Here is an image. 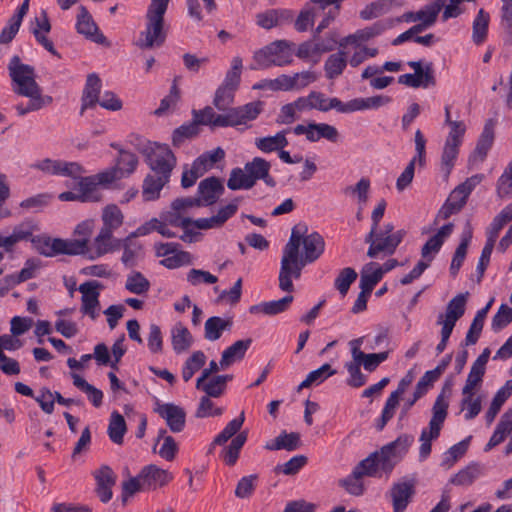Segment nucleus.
I'll use <instances>...</instances> for the list:
<instances>
[{"mask_svg":"<svg viewBox=\"0 0 512 512\" xmlns=\"http://www.w3.org/2000/svg\"><path fill=\"white\" fill-rule=\"evenodd\" d=\"M415 494V480L394 483L390 490L394 512H404Z\"/></svg>","mask_w":512,"mask_h":512,"instance_id":"14","label":"nucleus"},{"mask_svg":"<svg viewBox=\"0 0 512 512\" xmlns=\"http://www.w3.org/2000/svg\"><path fill=\"white\" fill-rule=\"evenodd\" d=\"M360 366L361 363L357 361V358H352V361L345 364V368L349 373L347 384L351 387L359 388L367 381L366 376L361 372Z\"/></svg>","mask_w":512,"mask_h":512,"instance_id":"62","label":"nucleus"},{"mask_svg":"<svg viewBox=\"0 0 512 512\" xmlns=\"http://www.w3.org/2000/svg\"><path fill=\"white\" fill-rule=\"evenodd\" d=\"M36 27L33 28L32 33L38 43H40L47 51L53 55H57L53 42L49 40L44 33H49L51 30L50 21L46 11L42 10L39 17L35 18Z\"/></svg>","mask_w":512,"mask_h":512,"instance_id":"30","label":"nucleus"},{"mask_svg":"<svg viewBox=\"0 0 512 512\" xmlns=\"http://www.w3.org/2000/svg\"><path fill=\"white\" fill-rule=\"evenodd\" d=\"M33 228L34 226L29 223ZM34 230L32 231V233ZM25 241H30L34 244L35 249L45 257H54L60 254V238L51 239L49 237H34L33 234L29 239Z\"/></svg>","mask_w":512,"mask_h":512,"instance_id":"38","label":"nucleus"},{"mask_svg":"<svg viewBox=\"0 0 512 512\" xmlns=\"http://www.w3.org/2000/svg\"><path fill=\"white\" fill-rule=\"evenodd\" d=\"M126 431L127 427L124 417L117 411L112 412L108 425L110 440L117 445H121Z\"/></svg>","mask_w":512,"mask_h":512,"instance_id":"45","label":"nucleus"},{"mask_svg":"<svg viewBox=\"0 0 512 512\" xmlns=\"http://www.w3.org/2000/svg\"><path fill=\"white\" fill-rule=\"evenodd\" d=\"M170 333L172 348L177 354L187 351L194 342L191 332L181 322L176 323Z\"/></svg>","mask_w":512,"mask_h":512,"instance_id":"27","label":"nucleus"},{"mask_svg":"<svg viewBox=\"0 0 512 512\" xmlns=\"http://www.w3.org/2000/svg\"><path fill=\"white\" fill-rule=\"evenodd\" d=\"M77 32L84 35L87 39L102 45L109 46L107 38L99 32L96 23L85 6L79 7V14L76 22Z\"/></svg>","mask_w":512,"mask_h":512,"instance_id":"13","label":"nucleus"},{"mask_svg":"<svg viewBox=\"0 0 512 512\" xmlns=\"http://www.w3.org/2000/svg\"><path fill=\"white\" fill-rule=\"evenodd\" d=\"M146 163L151 172L143 181L142 196L145 201H154L170 181L176 157L169 146L155 143L146 150Z\"/></svg>","mask_w":512,"mask_h":512,"instance_id":"2","label":"nucleus"},{"mask_svg":"<svg viewBox=\"0 0 512 512\" xmlns=\"http://www.w3.org/2000/svg\"><path fill=\"white\" fill-rule=\"evenodd\" d=\"M482 474L478 463H472L455 474L450 482L457 486H469Z\"/></svg>","mask_w":512,"mask_h":512,"instance_id":"46","label":"nucleus"},{"mask_svg":"<svg viewBox=\"0 0 512 512\" xmlns=\"http://www.w3.org/2000/svg\"><path fill=\"white\" fill-rule=\"evenodd\" d=\"M200 132L197 123L193 120L190 123L183 124L174 130L172 143L174 146H181L186 140L196 137Z\"/></svg>","mask_w":512,"mask_h":512,"instance_id":"57","label":"nucleus"},{"mask_svg":"<svg viewBox=\"0 0 512 512\" xmlns=\"http://www.w3.org/2000/svg\"><path fill=\"white\" fill-rule=\"evenodd\" d=\"M101 230L114 233L124 223V214L116 204L106 205L101 213Z\"/></svg>","mask_w":512,"mask_h":512,"instance_id":"29","label":"nucleus"},{"mask_svg":"<svg viewBox=\"0 0 512 512\" xmlns=\"http://www.w3.org/2000/svg\"><path fill=\"white\" fill-rule=\"evenodd\" d=\"M246 441L247 432H240L232 439L231 443L223 449L222 458L228 466H233L237 462L240 450Z\"/></svg>","mask_w":512,"mask_h":512,"instance_id":"44","label":"nucleus"},{"mask_svg":"<svg viewBox=\"0 0 512 512\" xmlns=\"http://www.w3.org/2000/svg\"><path fill=\"white\" fill-rule=\"evenodd\" d=\"M101 89V80L95 73L89 74L86 80L85 88L82 95L81 113L85 109L94 107L99 101Z\"/></svg>","mask_w":512,"mask_h":512,"instance_id":"28","label":"nucleus"},{"mask_svg":"<svg viewBox=\"0 0 512 512\" xmlns=\"http://www.w3.org/2000/svg\"><path fill=\"white\" fill-rule=\"evenodd\" d=\"M347 54V51L339 50L327 58L324 64V71L328 79H335L343 73L348 63Z\"/></svg>","mask_w":512,"mask_h":512,"instance_id":"35","label":"nucleus"},{"mask_svg":"<svg viewBox=\"0 0 512 512\" xmlns=\"http://www.w3.org/2000/svg\"><path fill=\"white\" fill-rule=\"evenodd\" d=\"M288 145L286 131H280L274 136L257 138L255 146L264 153H271L284 149Z\"/></svg>","mask_w":512,"mask_h":512,"instance_id":"40","label":"nucleus"},{"mask_svg":"<svg viewBox=\"0 0 512 512\" xmlns=\"http://www.w3.org/2000/svg\"><path fill=\"white\" fill-rule=\"evenodd\" d=\"M305 224L292 228L290 238L283 248L279 271V288L291 293L294 290L292 278L299 279L302 269L315 262L325 250L324 238L317 232L306 235Z\"/></svg>","mask_w":512,"mask_h":512,"instance_id":"1","label":"nucleus"},{"mask_svg":"<svg viewBox=\"0 0 512 512\" xmlns=\"http://www.w3.org/2000/svg\"><path fill=\"white\" fill-rule=\"evenodd\" d=\"M336 374V371L331 368L330 364H323L320 368L311 371L306 378L299 384L298 391L309 388L313 384H320L328 377Z\"/></svg>","mask_w":512,"mask_h":512,"instance_id":"54","label":"nucleus"},{"mask_svg":"<svg viewBox=\"0 0 512 512\" xmlns=\"http://www.w3.org/2000/svg\"><path fill=\"white\" fill-rule=\"evenodd\" d=\"M460 406L461 410L465 411L464 418L466 420H472L481 412L482 399L480 396H476V392H470L468 394H462Z\"/></svg>","mask_w":512,"mask_h":512,"instance_id":"53","label":"nucleus"},{"mask_svg":"<svg viewBox=\"0 0 512 512\" xmlns=\"http://www.w3.org/2000/svg\"><path fill=\"white\" fill-rule=\"evenodd\" d=\"M377 263L370 262L366 264L362 270L360 278V289L365 290L366 293H372L374 287L383 278L380 269L376 268Z\"/></svg>","mask_w":512,"mask_h":512,"instance_id":"43","label":"nucleus"},{"mask_svg":"<svg viewBox=\"0 0 512 512\" xmlns=\"http://www.w3.org/2000/svg\"><path fill=\"white\" fill-rule=\"evenodd\" d=\"M362 343L363 337L349 342L352 358H357L366 371L372 372L388 358V352L366 354L361 351Z\"/></svg>","mask_w":512,"mask_h":512,"instance_id":"18","label":"nucleus"},{"mask_svg":"<svg viewBox=\"0 0 512 512\" xmlns=\"http://www.w3.org/2000/svg\"><path fill=\"white\" fill-rule=\"evenodd\" d=\"M103 285L98 281L91 280L80 284L78 290L81 296V312L89 316L92 320H96L100 314V292Z\"/></svg>","mask_w":512,"mask_h":512,"instance_id":"10","label":"nucleus"},{"mask_svg":"<svg viewBox=\"0 0 512 512\" xmlns=\"http://www.w3.org/2000/svg\"><path fill=\"white\" fill-rule=\"evenodd\" d=\"M405 235L406 232L403 229L394 231L392 223L385 224L383 228L370 230L365 236V243L369 245L367 256L379 258L393 255Z\"/></svg>","mask_w":512,"mask_h":512,"instance_id":"5","label":"nucleus"},{"mask_svg":"<svg viewBox=\"0 0 512 512\" xmlns=\"http://www.w3.org/2000/svg\"><path fill=\"white\" fill-rule=\"evenodd\" d=\"M231 380L232 375H217L209 377L207 380H202L201 385L196 386V388L205 392L206 396L219 398L224 394L227 383Z\"/></svg>","mask_w":512,"mask_h":512,"instance_id":"31","label":"nucleus"},{"mask_svg":"<svg viewBox=\"0 0 512 512\" xmlns=\"http://www.w3.org/2000/svg\"><path fill=\"white\" fill-rule=\"evenodd\" d=\"M125 288L134 294H144L150 289L149 280L140 272L133 271L127 276Z\"/></svg>","mask_w":512,"mask_h":512,"instance_id":"56","label":"nucleus"},{"mask_svg":"<svg viewBox=\"0 0 512 512\" xmlns=\"http://www.w3.org/2000/svg\"><path fill=\"white\" fill-rule=\"evenodd\" d=\"M26 97L29 98L27 105L19 103L15 106L19 116H24L27 113L38 111L43 107L50 105L53 101L51 96L43 95L42 91H38L37 93H33L31 96Z\"/></svg>","mask_w":512,"mask_h":512,"instance_id":"42","label":"nucleus"},{"mask_svg":"<svg viewBox=\"0 0 512 512\" xmlns=\"http://www.w3.org/2000/svg\"><path fill=\"white\" fill-rule=\"evenodd\" d=\"M373 454H377V465L380 473L384 472L389 475L397 462L400 460L399 455L394 453L387 445L383 446L380 451H376Z\"/></svg>","mask_w":512,"mask_h":512,"instance_id":"48","label":"nucleus"},{"mask_svg":"<svg viewBox=\"0 0 512 512\" xmlns=\"http://www.w3.org/2000/svg\"><path fill=\"white\" fill-rule=\"evenodd\" d=\"M486 372V368L476 364H472L470 372L466 379L465 385L462 389V394H468L470 392H476L480 389L483 378Z\"/></svg>","mask_w":512,"mask_h":512,"instance_id":"55","label":"nucleus"},{"mask_svg":"<svg viewBox=\"0 0 512 512\" xmlns=\"http://www.w3.org/2000/svg\"><path fill=\"white\" fill-rule=\"evenodd\" d=\"M154 411L165 420L167 426L173 433L182 432L186 424L185 410L173 403H156Z\"/></svg>","mask_w":512,"mask_h":512,"instance_id":"12","label":"nucleus"},{"mask_svg":"<svg viewBox=\"0 0 512 512\" xmlns=\"http://www.w3.org/2000/svg\"><path fill=\"white\" fill-rule=\"evenodd\" d=\"M227 187L230 190L236 191V190H249L253 186L252 179L250 180L249 175L245 167L239 168H233L230 172L228 181H227Z\"/></svg>","mask_w":512,"mask_h":512,"instance_id":"47","label":"nucleus"},{"mask_svg":"<svg viewBox=\"0 0 512 512\" xmlns=\"http://www.w3.org/2000/svg\"><path fill=\"white\" fill-rule=\"evenodd\" d=\"M9 76L12 80V90L20 96H31L42 91L36 82L35 70L32 66L23 64L18 56L11 58L8 64Z\"/></svg>","mask_w":512,"mask_h":512,"instance_id":"7","label":"nucleus"},{"mask_svg":"<svg viewBox=\"0 0 512 512\" xmlns=\"http://www.w3.org/2000/svg\"><path fill=\"white\" fill-rule=\"evenodd\" d=\"M489 23L490 14L481 8L472 24V40L475 44H482L487 39Z\"/></svg>","mask_w":512,"mask_h":512,"instance_id":"39","label":"nucleus"},{"mask_svg":"<svg viewBox=\"0 0 512 512\" xmlns=\"http://www.w3.org/2000/svg\"><path fill=\"white\" fill-rule=\"evenodd\" d=\"M121 249H123L122 264L126 268L135 267L141 254L142 245L131 237H126L121 239Z\"/></svg>","mask_w":512,"mask_h":512,"instance_id":"37","label":"nucleus"},{"mask_svg":"<svg viewBox=\"0 0 512 512\" xmlns=\"http://www.w3.org/2000/svg\"><path fill=\"white\" fill-rule=\"evenodd\" d=\"M512 395V379L506 383L496 392L492 399L490 407L488 408L485 419L487 424H491L501 410V407L506 400Z\"/></svg>","mask_w":512,"mask_h":512,"instance_id":"34","label":"nucleus"},{"mask_svg":"<svg viewBox=\"0 0 512 512\" xmlns=\"http://www.w3.org/2000/svg\"><path fill=\"white\" fill-rule=\"evenodd\" d=\"M32 231L33 227L29 222H22L16 225L11 234H0V248H3L5 252H13L18 243L31 237Z\"/></svg>","mask_w":512,"mask_h":512,"instance_id":"23","label":"nucleus"},{"mask_svg":"<svg viewBox=\"0 0 512 512\" xmlns=\"http://www.w3.org/2000/svg\"><path fill=\"white\" fill-rule=\"evenodd\" d=\"M121 249V239L114 237V233L104 230L99 231L98 235L89 247L90 258H99L108 253H112Z\"/></svg>","mask_w":512,"mask_h":512,"instance_id":"17","label":"nucleus"},{"mask_svg":"<svg viewBox=\"0 0 512 512\" xmlns=\"http://www.w3.org/2000/svg\"><path fill=\"white\" fill-rule=\"evenodd\" d=\"M223 191L224 187L219 178L208 177L199 183L197 198L201 206H209L218 200Z\"/></svg>","mask_w":512,"mask_h":512,"instance_id":"21","label":"nucleus"},{"mask_svg":"<svg viewBox=\"0 0 512 512\" xmlns=\"http://www.w3.org/2000/svg\"><path fill=\"white\" fill-rule=\"evenodd\" d=\"M294 43L277 40L254 53L252 70L267 69L272 66H285L292 62Z\"/></svg>","mask_w":512,"mask_h":512,"instance_id":"6","label":"nucleus"},{"mask_svg":"<svg viewBox=\"0 0 512 512\" xmlns=\"http://www.w3.org/2000/svg\"><path fill=\"white\" fill-rule=\"evenodd\" d=\"M452 389V382L446 381L441 393L437 396L433 407L432 417L429 421L428 428L421 431L419 441L421 442L419 448V457L425 460L431 453V443L440 436L441 429L448 414L449 403L446 400L445 394H450Z\"/></svg>","mask_w":512,"mask_h":512,"instance_id":"3","label":"nucleus"},{"mask_svg":"<svg viewBox=\"0 0 512 512\" xmlns=\"http://www.w3.org/2000/svg\"><path fill=\"white\" fill-rule=\"evenodd\" d=\"M239 202L232 200L227 205L221 207L216 215L209 218H199L194 221V225L200 230H208L222 227L228 219L234 216L238 210Z\"/></svg>","mask_w":512,"mask_h":512,"instance_id":"16","label":"nucleus"},{"mask_svg":"<svg viewBox=\"0 0 512 512\" xmlns=\"http://www.w3.org/2000/svg\"><path fill=\"white\" fill-rule=\"evenodd\" d=\"M293 133L295 135H305L310 142H317L323 138L335 143L339 139L337 128L327 123L298 124L293 128Z\"/></svg>","mask_w":512,"mask_h":512,"instance_id":"11","label":"nucleus"},{"mask_svg":"<svg viewBox=\"0 0 512 512\" xmlns=\"http://www.w3.org/2000/svg\"><path fill=\"white\" fill-rule=\"evenodd\" d=\"M293 14L286 9H269L256 15V23L263 29L270 30L292 20Z\"/></svg>","mask_w":512,"mask_h":512,"instance_id":"22","label":"nucleus"},{"mask_svg":"<svg viewBox=\"0 0 512 512\" xmlns=\"http://www.w3.org/2000/svg\"><path fill=\"white\" fill-rule=\"evenodd\" d=\"M263 110V103L255 101L247 103L243 106L232 108L234 120L237 126H245L248 128V122L255 120Z\"/></svg>","mask_w":512,"mask_h":512,"instance_id":"32","label":"nucleus"},{"mask_svg":"<svg viewBox=\"0 0 512 512\" xmlns=\"http://www.w3.org/2000/svg\"><path fill=\"white\" fill-rule=\"evenodd\" d=\"M461 145L445 141L441 155V167L449 175L455 165Z\"/></svg>","mask_w":512,"mask_h":512,"instance_id":"58","label":"nucleus"},{"mask_svg":"<svg viewBox=\"0 0 512 512\" xmlns=\"http://www.w3.org/2000/svg\"><path fill=\"white\" fill-rule=\"evenodd\" d=\"M168 4L169 0H151L146 13V28L137 42L140 48L159 47L165 42L164 15Z\"/></svg>","mask_w":512,"mask_h":512,"instance_id":"4","label":"nucleus"},{"mask_svg":"<svg viewBox=\"0 0 512 512\" xmlns=\"http://www.w3.org/2000/svg\"><path fill=\"white\" fill-rule=\"evenodd\" d=\"M486 318V312H485V309H480L471 325H470V328L466 334V337H465V344L467 346L469 345H474L476 344V342L478 341L480 335H481V332H482V329H483V326H484V320Z\"/></svg>","mask_w":512,"mask_h":512,"instance_id":"60","label":"nucleus"},{"mask_svg":"<svg viewBox=\"0 0 512 512\" xmlns=\"http://www.w3.org/2000/svg\"><path fill=\"white\" fill-rule=\"evenodd\" d=\"M293 301L292 295H286L279 300L263 302L257 305H253L250 308L252 314L263 313L265 315H277L286 311Z\"/></svg>","mask_w":512,"mask_h":512,"instance_id":"36","label":"nucleus"},{"mask_svg":"<svg viewBox=\"0 0 512 512\" xmlns=\"http://www.w3.org/2000/svg\"><path fill=\"white\" fill-rule=\"evenodd\" d=\"M245 420L244 412L231 420L224 429L214 438L212 446L223 445L240 431Z\"/></svg>","mask_w":512,"mask_h":512,"instance_id":"51","label":"nucleus"},{"mask_svg":"<svg viewBox=\"0 0 512 512\" xmlns=\"http://www.w3.org/2000/svg\"><path fill=\"white\" fill-rule=\"evenodd\" d=\"M467 295L468 293H461L452 298L447 304L445 313L438 316L437 324L446 328L453 329L456 322L465 313Z\"/></svg>","mask_w":512,"mask_h":512,"instance_id":"15","label":"nucleus"},{"mask_svg":"<svg viewBox=\"0 0 512 512\" xmlns=\"http://www.w3.org/2000/svg\"><path fill=\"white\" fill-rule=\"evenodd\" d=\"M494 127L495 122L492 119L486 121L483 131L477 141L472 159L476 160L478 158L480 161H483L486 158L487 153L494 142Z\"/></svg>","mask_w":512,"mask_h":512,"instance_id":"26","label":"nucleus"},{"mask_svg":"<svg viewBox=\"0 0 512 512\" xmlns=\"http://www.w3.org/2000/svg\"><path fill=\"white\" fill-rule=\"evenodd\" d=\"M139 474L146 491L156 490L173 479L171 473L153 464L143 467Z\"/></svg>","mask_w":512,"mask_h":512,"instance_id":"19","label":"nucleus"},{"mask_svg":"<svg viewBox=\"0 0 512 512\" xmlns=\"http://www.w3.org/2000/svg\"><path fill=\"white\" fill-rule=\"evenodd\" d=\"M138 165L137 156L129 151L120 150L119 156L114 166L121 178L127 177L132 174Z\"/></svg>","mask_w":512,"mask_h":512,"instance_id":"49","label":"nucleus"},{"mask_svg":"<svg viewBox=\"0 0 512 512\" xmlns=\"http://www.w3.org/2000/svg\"><path fill=\"white\" fill-rule=\"evenodd\" d=\"M292 76L282 74L275 79H265L254 88L270 89L273 91H290L293 90Z\"/></svg>","mask_w":512,"mask_h":512,"instance_id":"61","label":"nucleus"},{"mask_svg":"<svg viewBox=\"0 0 512 512\" xmlns=\"http://www.w3.org/2000/svg\"><path fill=\"white\" fill-rule=\"evenodd\" d=\"M482 180V176L475 175L468 178L465 182L458 185L449 195L448 199L441 207L439 216L442 219H448L451 215L458 213L464 207L467 199L475 186Z\"/></svg>","mask_w":512,"mask_h":512,"instance_id":"9","label":"nucleus"},{"mask_svg":"<svg viewBox=\"0 0 512 512\" xmlns=\"http://www.w3.org/2000/svg\"><path fill=\"white\" fill-rule=\"evenodd\" d=\"M244 166L248 172L250 180L252 179L253 186L258 180L264 181V183L269 187H274L276 185V181L270 175L271 164L266 159L254 157Z\"/></svg>","mask_w":512,"mask_h":512,"instance_id":"20","label":"nucleus"},{"mask_svg":"<svg viewBox=\"0 0 512 512\" xmlns=\"http://www.w3.org/2000/svg\"><path fill=\"white\" fill-rule=\"evenodd\" d=\"M500 28L504 41L512 44V0H501Z\"/></svg>","mask_w":512,"mask_h":512,"instance_id":"50","label":"nucleus"},{"mask_svg":"<svg viewBox=\"0 0 512 512\" xmlns=\"http://www.w3.org/2000/svg\"><path fill=\"white\" fill-rule=\"evenodd\" d=\"M78 188L79 194L81 197V202L86 201H98L99 197L94 195L96 188L98 186L97 181L94 176L82 177V175L78 178Z\"/></svg>","mask_w":512,"mask_h":512,"instance_id":"59","label":"nucleus"},{"mask_svg":"<svg viewBox=\"0 0 512 512\" xmlns=\"http://www.w3.org/2000/svg\"><path fill=\"white\" fill-rule=\"evenodd\" d=\"M356 279L357 272L351 267H346L339 272L334 281V286L342 296H345Z\"/></svg>","mask_w":512,"mask_h":512,"instance_id":"63","label":"nucleus"},{"mask_svg":"<svg viewBox=\"0 0 512 512\" xmlns=\"http://www.w3.org/2000/svg\"><path fill=\"white\" fill-rule=\"evenodd\" d=\"M232 324L233 322L230 318L224 319L219 316L208 318L204 325L205 339L211 342L220 339L224 331L231 329Z\"/></svg>","mask_w":512,"mask_h":512,"instance_id":"33","label":"nucleus"},{"mask_svg":"<svg viewBox=\"0 0 512 512\" xmlns=\"http://www.w3.org/2000/svg\"><path fill=\"white\" fill-rule=\"evenodd\" d=\"M206 362V356L203 351H195L185 361L182 368V378L185 382H188L193 375L200 370Z\"/></svg>","mask_w":512,"mask_h":512,"instance_id":"52","label":"nucleus"},{"mask_svg":"<svg viewBox=\"0 0 512 512\" xmlns=\"http://www.w3.org/2000/svg\"><path fill=\"white\" fill-rule=\"evenodd\" d=\"M300 445V435L298 433H286L281 432L272 442H268L265 445L267 450H287L294 451Z\"/></svg>","mask_w":512,"mask_h":512,"instance_id":"41","label":"nucleus"},{"mask_svg":"<svg viewBox=\"0 0 512 512\" xmlns=\"http://www.w3.org/2000/svg\"><path fill=\"white\" fill-rule=\"evenodd\" d=\"M252 340L250 338L244 340H238L231 346L226 348L220 359L221 369H227L234 362L244 358L246 351L249 349Z\"/></svg>","mask_w":512,"mask_h":512,"instance_id":"25","label":"nucleus"},{"mask_svg":"<svg viewBox=\"0 0 512 512\" xmlns=\"http://www.w3.org/2000/svg\"><path fill=\"white\" fill-rule=\"evenodd\" d=\"M376 455L377 454L372 453L367 458L360 461L354 468L355 474L361 477H380L381 473L377 465V459H375Z\"/></svg>","mask_w":512,"mask_h":512,"instance_id":"64","label":"nucleus"},{"mask_svg":"<svg viewBox=\"0 0 512 512\" xmlns=\"http://www.w3.org/2000/svg\"><path fill=\"white\" fill-rule=\"evenodd\" d=\"M242 59L236 56L231 61V69L227 71L223 83L217 88L213 104L218 110L225 111L234 101V94L240 85Z\"/></svg>","mask_w":512,"mask_h":512,"instance_id":"8","label":"nucleus"},{"mask_svg":"<svg viewBox=\"0 0 512 512\" xmlns=\"http://www.w3.org/2000/svg\"><path fill=\"white\" fill-rule=\"evenodd\" d=\"M391 26V21H378L369 27L357 30L354 34L347 36L342 42H340V47L345 48L347 44H356L358 41H368L369 39L380 35Z\"/></svg>","mask_w":512,"mask_h":512,"instance_id":"24","label":"nucleus"}]
</instances>
